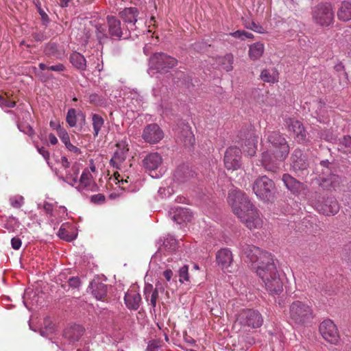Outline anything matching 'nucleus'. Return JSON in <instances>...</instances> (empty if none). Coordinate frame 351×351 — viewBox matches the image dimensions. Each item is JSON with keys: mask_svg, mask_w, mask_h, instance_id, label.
<instances>
[{"mask_svg": "<svg viewBox=\"0 0 351 351\" xmlns=\"http://www.w3.org/2000/svg\"><path fill=\"white\" fill-rule=\"evenodd\" d=\"M233 212L250 228H257L262 225L258 210L245 193L238 189H231L227 197Z\"/></svg>", "mask_w": 351, "mask_h": 351, "instance_id": "nucleus-1", "label": "nucleus"}, {"mask_svg": "<svg viewBox=\"0 0 351 351\" xmlns=\"http://www.w3.org/2000/svg\"><path fill=\"white\" fill-rule=\"evenodd\" d=\"M276 262L277 261L270 253H265L254 267L256 274L262 280L266 290L272 295H278L283 291V282L276 266Z\"/></svg>", "mask_w": 351, "mask_h": 351, "instance_id": "nucleus-2", "label": "nucleus"}, {"mask_svg": "<svg viewBox=\"0 0 351 351\" xmlns=\"http://www.w3.org/2000/svg\"><path fill=\"white\" fill-rule=\"evenodd\" d=\"M342 167L330 153L328 158L321 159L319 163L320 170L316 178L319 186L324 190L339 186L342 182V174L344 171Z\"/></svg>", "mask_w": 351, "mask_h": 351, "instance_id": "nucleus-3", "label": "nucleus"}, {"mask_svg": "<svg viewBox=\"0 0 351 351\" xmlns=\"http://www.w3.org/2000/svg\"><path fill=\"white\" fill-rule=\"evenodd\" d=\"M314 317L312 306L306 302L296 300L290 303L288 319L291 324L298 327L307 326L313 322Z\"/></svg>", "mask_w": 351, "mask_h": 351, "instance_id": "nucleus-4", "label": "nucleus"}, {"mask_svg": "<svg viewBox=\"0 0 351 351\" xmlns=\"http://www.w3.org/2000/svg\"><path fill=\"white\" fill-rule=\"evenodd\" d=\"M269 150L274 152L278 158L285 160L289 153V144L284 135L278 131L269 132L265 134Z\"/></svg>", "mask_w": 351, "mask_h": 351, "instance_id": "nucleus-5", "label": "nucleus"}, {"mask_svg": "<svg viewBox=\"0 0 351 351\" xmlns=\"http://www.w3.org/2000/svg\"><path fill=\"white\" fill-rule=\"evenodd\" d=\"M252 191L261 200L268 202L274 199L276 185L274 182L266 176H258L252 184Z\"/></svg>", "mask_w": 351, "mask_h": 351, "instance_id": "nucleus-6", "label": "nucleus"}, {"mask_svg": "<svg viewBox=\"0 0 351 351\" xmlns=\"http://www.w3.org/2000/svg\"><path fill=\"white\" fill-rule=\"evenodd\" d=\"M178 64L176 58L163 52H156L149 58V69L156 73H167Z\"/></svg>", "mask_w": 351, "mask_h": 351, "instance_id": "nucleus-7", "label": "nucleus"}, {"mask_svg": "<svg viewBox=\"0 0 351 351\" xmlns=\"http://www.w3.org/2000/svg\"><path fill=\"white\" fill-rule=\"evenodd\" d=\"M314 23L321 27H329L334 23L335 13L329 3H321L315 6L312 11Z\"/></svg>", "mask_w": 351, "mask_h": 351, "instance_id": "nucleus-8", "label": "nucleus"}, {"mask_svg": "<svg viewBox=\"0 0 351 351\" xmlns=\"http://www.w3.org/2000/svg\"><path fill=\"white\" fill-rule=\"evenodd\" d=\"M107 25L108 27V35L106 38H110L112 40H120L121 39H128L131 37V32L126 27L121 26V21L114 16H107Z\"/></svg>", "mask_w": 351, "mask_h": 351, "instance_id": "nucleus-9", "label": "nucleus"}, {"mask_svg": "<svg viewBox=\"0 0 351 351\" xmlns=\"http://www.w3.org/2000/svg\"><path fill=\"white\" fill-rule=\"evenodd\" d=\"M315 208L326 216L336 215L339 210V204L333 196L319 197L315 202Z\"/></svg>", "mask_w": 351, "mask_h": 351, "instance_id": "nucleus-10", "label": "nucleus"}, {"mask_svg": "<svg viewBox=\"0 0 351 351\" xmlns=\"http://www.w3.org/2000/svg\"><path fill=\"white\" fill-rule=\"evenodd\" d=\"M285 125L294 134V138L298 143L306 145L309 142L308 133L303 124L295 119L288 118L285 119Z\"/></svg>", "mask_w": 351, "mask_h": 351, "instance_id": "nucleus-11", "label": "nucleus"}, {"mask_svg": "<svg viewBox=\"0 0 351 351\" xmlns=\"http://www.w3.org/2000/svg\"><path fill=\"white\" fill-rule=\"evenodd\" d=\"M240 324L252 328L262 326L263 319L261 313L252 309H247L241 313L238 318Z\"/></svg>", "mask_w": 351, "mask_h": 351, "instance_id": "nucleus-12", "label": "nucleus"}, {"mask_svg": "<svg viewBox=\"0 0 351 351\" xmlns=\"http://www.w3.org/2000/svg\"><path fill=\"white\" fill-rule=\"evenodd\" d=\"M238 247L240 250L242 257L245 256L247 261L256 263V265L260 262L261 256H263L264 254L268 253L267 252L261 250L255 245H250L243 241L239 243Z\"/></svg>", "mask_w": 351, "mask_h": 351, "instance_id": "nucleus-13", "label": "nucleus"}, {"mask_svg": "<svg viewBox=\"0 0 351 351\" xmlns=\"http://www.w3.org/2000/svg\"><path fill=\"white\" fill-rule=\"evenodd\" d=\"M319 330L326 341L332 344H337L339 339V335L336 325L332 320H324L319 324Z\"/></svg>", "mask_w": 351, "mask_h": 351, "instance_id": "nucleus-14", "label": "nucleus"}, {"mask_svg": "<svg viewBox=\"0 0 351 351\" xmlns=\"http://www.w3.org/2000/svg\"><path fill=\"white\" fill-rule=\"evenodd\" d=\"M241 151L235 146L228 147L224 155L223 162L228 170H237L241 166Z\"/></svg>", "mask_w": 351, "mask_h": 351, "instance_id": "nucleus-15", "label": "nucleus"}, {"mask_svg": "<svg viewBox=\"0 0 351 351\" xmlns=\"http://www.w3.org/2000/svg\"><path fill=\"white\" fill-rule=\"evenodd\" d=\"M177 138L182 142L185 146H191L195 143V136L188 123L180 121L176 129Z\"/></svg>", "mask_w": 351, "mask_h": 351, "instance_id": "nucleus-16", "label": "nucleus"}, {"mask_svg": "<svg viewBox=\"0 0 351 351\" xmlns=\"http://www.w3.org/2000/svg\"><path fill=\"white\" fill-rule=\"evenodd\" d=\"M164 137V133L156 123L148 124L143 130L142 138L149 143H158Z\"/></svg>", "mask_w": 351, "mask_h": 351, "instance_id": "nucleus-17", "label": "nucleus"}, {"mask_svg": "<svg viewBox=\"0 0 351 351\" xmlns=\"http://www.w3.org/2000/svg\"><path fill=\"white\" fill-rule=\"evenodd\" d=\"M138 10L135 7L125 8L119 13L120 18L130 32L136 29V23L138 21Z\"/></svg>", "mask_w": 351, "mask_h": 351, "instance_id": "nucleus-18", "label": "nucleus"}, {"mask_svg": "<svg viewBox=\"0 0 351 351\" xmlns=\"http://www.w3.org/2000/svg\"><path fill=\"white\" fill-rule=\"evenodd\" d=\"M284 160L278 158L274 152L269 149L263 152L261 154V165L268 171L276 172L279 169V162Z\"/></svg>", "mask_w": 351, "mask_h": 351, "instance_id": "nucleus-19", "label": "nucleus"}, {"mask_svg": "<svg viewBox=\"0 0 351 351\" xmlns=\"http://www.w3.org/2000/svg\"><path fill=\"white\" fill-rule=\"evenodd\" d=\"M291 167L294 171H304L309 167V160L306 154L300 149H295L291 156Z\"/></svg>", "mask_w": 351, "mask_h": 351, "instance_id": "nucleus-20", "label": "nucleus"}, {"mask_svg": "<svg viewBox=\"0 0 351 351\" xmlns=\"http://www.w3.org/2000/svg\"><path fill=\"white\" fill-rule=\"evenodd\" d=\"M162 156L158 152L147 154L142 160V166L146 171H152L158 169L162 163Z\"/></svg>", "mask_w": 351, "mask_h": 351, "instance_id": "nucleus-21", "label": "nucleus"}, {"mask_svg": "<svg viewBox=\"0 0 351 351\" xmlns=\"http://www.w3.org/2000/svg\"><path fill=\"white\" fill-rule=\"evenodd\" d=\"M196 176L195 171L188 165H181L178 166L173 173L174 180L180 183H184Z\"/></svg>", "mask_w": 351, "mask_h": 351, "instance_id": "nucleus-22", "label": "nucleus"}, {"mask_svg": "<svg viewBox=\"0 0 351 351\" xmlns=\"http://www.w3.org/2000/svg\"><path fill=\"white\" fill-rule=\"evenodd\" d=\"M91 293L97 300H104L108 293V286L99 279H94L89 285Z\"/></svg>", "mask_w": 351, "mask_h": 351, "instance_id": "nucleus-23", "label": "nucleus"}, {"mask_svg": "<svg viewBox=\"0 0 351 351\" xmlns=\"http://www.w3.org/2000/svg\"><path fill=\"white\" fill-rule=\"evenodd\" d=\"M157 245H158V251L163 253H172L178 248V241L170 235L164 239H160Z\"/></svg>", "mask_w": 351, "mask_h": 351, "instance_id": "nucleus-24", "label": "nucleus"}, {"mask_svg": "<svg viewBox=\"0 0 351 351\" xmlns=\"http://www.w3.org/2000/svg\"><path fill=\"white\" fill-rule=\"evenodd\" d=\"M282 180L287 190L293 195L299 194L302 189L303 184L288 173L282 176Z\"/></svg>", "mask_w": 351, "mask_h": 351, "instance_id": "nucleus-25", "label": "nucleus"}, {"mask_svg": "<svg viewBox=\"0 0 351 351\" xmlns=\"http://www.w3.org/2000/svg\"><path fill=\"white\" fill-rule=\"evenodd\" d=\"M85 331V328L79 324H73L66 328L64 336L70 343H75L80 339Z\"/></svg>", "mask_w": 351, "mask_h": 351, "instance_id": "nucleus-26", "label": "nucleus"}, {"mask_svg": "<svg viewBox=\"0 0 351 351\" xmlns=\"http://www.w3.org/2000/svg\"><path fill=\"white\" fill-rule=\"evenodd\" d=\"M257 143L258 138L253 134H250L249 136L241 143L243 152L247 156H254L257 149Z\"/></svg>", "mask_w": 351, "mask_h": 351, "instance_id": "nucleus-27", "label": "nucleus"}, {"mask_svg": "<svg viewBox=\"0 0 351 351\" xmlns=\"http://www.w3.org/2000/svg\"><path fill=\"white\" fill-rule=\"evenodd\" d=\"M216 260L222 269H228L233 261L232 252L226 248L219 250L216 255Z\"/></svg>", "mask_w": 351, "mask_h": 351, "instance_id": "nucleus-28", "label": "nucleus"}, {"mask_svg": "<svg viewBox=\"0 0 351 351\" xmlns=\"http://www.w3.org/2000/svg\"><path fill=\"white\" fill-rule=\"evenodd\" d=\"M124 301L129 309L136 311L140 306L141 296L138 293L132 290L125 294Z\"/></svg>", "mask_w": 351, "mask_h": 351, "instance_id": "nucleus-29", "label": "nucleus"}, {"mask_svg": "<svg viewBox=\"0 0 351 351\" xmlns=\"http://www.w3.org/2000/svg\"><path fill=\"white\" fill-rule=\"evenodd\" d=\"M56 131L59 138L64 144L68 150L77 154H81V150L71 143L69 134L63 128H62L60 125H58L56 128Z\"/></svg>", "mask_w": 351, "mask_h": 351, "instance_id": "nucleus-30", "label": "nucleus"}, {"mask_svg": "<svg viewBox=\"0 0 351 351\" xmlns=\"http://www.w3.org/2000/svg\"><path fill=\"white\" fill-rule=\"evenodd\" d=\"M171 218L178 224H181L182 222L191 221L193 215L188 208L179 207L173 212Z\"/></svg>", "mask_w": 351, "mask_h": 351, "instance_id": "nucleus-31", "label": "nucleus"}, {"mask_svg": "<svg viewBox=\"0 0 351 351\" xmlns=\"http://www.w3.org/2000/svg\"><path fill=\"white\" fill-rule=\"evenodd\" d=\"M339 20L347 22L351 20V1H343L337 12Z\"/></svg>", "mask_w": 351, "mask_h": 351, "instance_id": "nucleus-32", "label": "nucleus"}, {"mask_svg": "<svg viewBox=\"0 0 351 351\" xmlns=\"http://www.w3.org/2000/svg\"><path fill=\"white\" fill-rule=\"evenodd\" d=\"M172 75L174 82L176 83L178 85L180 84L182 85L188 86L192 82L191 76H190L188 73L180 70L174 71Z\"/></svg>", "mask_w": 351, "mask_h": 351, "instance_id": "nucleus-33", "label": "nucleus"}, {"mask_svg": "<svg viewBox=\"0 0 351 351\" xmlns=\"http://www.w3.org/2000/svg\"><path fill=\"white\" fill-rule=\"evenodd\" d=\"M70 62L74 67L84 71L86 67V61L83 55L80 53L74 52L70 56Z\"/></svg>", "mask_w": 351, "mask_h": 351, "instance_id": "nucleus-34", "label": "nucleus"}, {"mask_svg": "<svg viewBox=\"0 0 351 351\" xmlns=\"http://www.w3.org/2000/svg\"><path fill=\"white\" fill-rule=\"evenodd\" d=\"M128 151L125 148L117 149L110 160V165L119 169V165L125 160Z\"/></svg>", "mask_w": 351, "mask_h": 351, "instance_id": "nucleus-35", "label": "nucleus"}, {"mask_svg": "<svg viewBox=\"0 0 351 351\" xmlns=\"http://www.w3.org/2000/svg\"><path fill=\"white\" fill-rule=\"evenodd\" d=\"M264 45L258 42L250 45L249 50V56L253 60L259 59L263 54Z\"/></svg>", "mask_w": 351, "mask_h": 351, "instance_id": "nucleus-36", "label": "nucleus"}, {"mask_svg": "<svg viewBox=\"0 0 351 351\" xmlns=\"http://www.w3.org/2000/svg\"><path fill=\"white\" fill-rule=\"evenodd\" d=\"M72 171L75 173V177L71 176V172H67L65 177L60 176L59 177L60 180L62 181L67 182L71 186H74L77 182V176L80 171V168L77 163H75L71 168Z\"/></svg>", "mask_w": 351, "mask_h": 351, "instance_id": "nucleus-37", "label": "nucleus"}, {"mask_svg": "<svg viewBox=\"0 0 351 351\" xmlns=\"http://www.w3.org/2000/svg\"><path fill=\"white\" fill-rule=\"evenodd\" d=\"M92 124L93 128V136L97 137L104 124V119L98 114H92Z\"/></svg>", "mask_w": 351, "mask_h": 351, "instance_id": "nucleus-38", "label": "nucleus"}, {"mask_svg": "<svg viewBox=\"0 0 351 351\" xmlns=\"http://www.w3.org/2000/svg\"><path fill=\"white\" fill-rule=\"evenodd\" d=\"M45 53L48 56L58 58L60 55L59 45L56 43H47L44 49Z\"/></svg>", "mask_w": 351, "mask_h": 351, "instance_id": "nucleus-39", "label": "nucleus"}, {"mask_svg": "<svg viewBox=\"0 0 351 351\" xmlns=\"http://www.w3.org/2000/svg\"><path fill=\"white\" fill-rule=\"evenodd\" d=\"M234 61V57L232 53H227L225 55L221 61L223 69L226 71H230L233 69L232 64Z\"/></svg>", "mask_w": 351, "mask_h": 351, "instance_id": "nucleus-40", "label": "nucleus"}, {"mask_svg": "<svg viewBox=\"0 0 351 351\" xmlns=\"http://www.w3.org/2000/svg\"><path fill=\"white\" fill-rule=\"evenodd\" d=\"M78 118V112L74 108L69 109L66 120L70 127H74L76 125L77 119Z\"/></svg>", "mask_w": 351, "mask_h": 351, "instance_id": "nucleus-41", "label": "nucleus"}, {"mask_svg": "<svg viewBox=\"0 0 351 351\" xmlns=\"http://www.w3.org/2000/svg\"><path fill=\"white\" fill-rule=\"evenodd\" d=\"M34 3L37 8V10H38V12L39 13V14L41 16V20H42V23L43 25H44L45 26H47V25L49 24V23L50 22V19L48 16V15L47 14V13L41 8L40 7V3L39 1V0H36L34 1Z\"/></svg>", "mask_w": 351, "mask_h": 351, "instance_id": "nucleus-42", "label": "nucleus"}, {"mask_svg": "<svg viewBox=\"0 0 351 351\" xmlns=\"http://www.w3.org/2000/svg\"><path fill=\"white\" fill-rule=\"evenodd\" d=\"M189 267L188 265H184L179 269V281L180 283H184L185 281H189Z\"/></svg>", "mask_w": 351, "mask_h": 351, "instance_id": "nucleus-43", "label": "nucleus"}, {"mask_svg": "<svg viewBox=\"0 0 351 351\" xmlns=\"http://www.w3.org/2000/svg\"><path fill=\"white\" fill-rule=\"evenodd\" d=\"M339 145L346 149V152L351 154V136L350 135H345L339 138Z\"/></svg>", "mask_w": 351, "mask_h": 351, "instance_id": "nucleus-44", "label": "nucleus"}, {"mask_svg": "<svg viewBox=\"0 0 351 351\" xmlns=\"http://www.w3.org/2000/svg\"><path fill=\"white\" fill-rule=\"evenodd\" d=\"M261 78L264 82L269 83H274L276 81V76L273 74H271L270 72L267 69L262 71L261 73Z\"/></svg>", "mask_w": 351, "mask_h": 351, "instance_id": "nucleus-45", "label": "nucleus"}, {"mask_svg": "<svg viewBox=\"0 0 351 351\" xmlns=\"http://www.w3.org/2000/svg\"><path fill=\"white\" fill-rule=\"evenodd\" d=\"M17 127L21 132L27 134L28 136H29L31 137H32L35 134L34 130L32 128V127L28 124L26 125V124L18 123Z\"/></svg>", "mask_w": 351, "mask_h": 351, "instance_id": "nucleus-46", "label": "nucleus"}, {"mask_svg": "<svg viewBox=\"0 0 351 351\" xmlns=\"http://www.w3.org/2000/svg\"><path fill=\"white\" fill-rule=\"evenodd\" d=\"M244 25L246 28L252 29L256 32L261 33V34L264 32L263 27L262 26H261L260 25L256 24L254 21H252V22L245 21L244 23Z\"/></svg>", "mask_w": 351, "mask_h": 351, "instance_id": "nucleus-47", "label": "nucleus"}, {"mask_svg": "<svg viewBox=\"0 0 351 351\" xmlns=\"http://www.w3.org/2000/svg\"><path fill=\"white\" fill-rule=\"evenodd\" d=\"M90 176L91 175L88 172L86 171L82 172L80 178V182L84 188H87L89 186V179Z\"/></svg>", "mask_w": 351, "mask_h": 351, "instance_id": "nucleus-48", "label": "nucleus"}, {"mask_svg": "<svg viewBox=\"0 0 351 351\" xmlns=\"http://www.w3.org/2000/svg\"><path fill=\"white\" fill-rule=\"evenodd\" d=\"M67 282L69 287L72 289H78L81 285V280L77 276L71 277Z\"/></svg>", "mask_w": 351, "mask_h": 351, "instance_id": "nucleus-49", "label": "nucleus"}, {"mask_svg": "<svg viewBox=\"0 0 351 351\" xmlns=\"http://www.w3.org/2000/svg\"><path fill=\"white\" fill-rule=\"evenodd\" d=\"M33 69L35 71L36 75L39 77V79L42 82H46V81H47V80H49L50 79H53L54 78L53 75L51 73H43L42 71L37 72L36 71L37 69L36 67H34Z\"/></svg>", "mask_w": 351, "mask_h": 351, "instance_id": "nucleus-50", "label": "nucleus"}, {"mask_svg": "<svg viewBox=\"0 0 351 351\" xmlns=\"http://www.w3.org/2000/svg\"><path fill=\"white\" fill-rule=\"evenodd\" d=\"M58 235L60 239H64L66 241H71L73 239V237L71 234H69V232L66 229L62 228H60Z\"/></svg>", "mask_w": 351, "mask_h": 351, "instance_id": "nucleus-51", "label": "nucleus"}, {"mask_svg": "<svg viewBox=\"0 0 351 351\" xmlns=\"http://www.w3.org/2000/svg\"><path fill=\"white\" fill-rule=\"evenodd\" d=\"M106 197L101 193H98L91 196L90 201L94 204H101L105 202Z\"/></svg>", "mask_w": 351, "mask_h": 351, "instance_id": "nucleus-52", "label": "nucleus"}, {"mask_svg": "<svg viewBox=\"0 0 351 351\" xmlns=\"http://www.w3.org/2000/svg\"><path fill=\"white\" fill-rule=\"evenodd\" d=\"M32 37L35 41L43 42L47 39V36L44 32H34L32 33Z\"/></svg>", "mask_w": 351, "mask_h": 351, "instance_id": "nucleus-53", "label": "nucleus"}, {"mask_svg": "<svg viewBox=\"0 0 351 351\" xmlns=\"http://www.w3.org/2000/svg\"><path fill=\"white\" fill-rule=\"evenodd\" d=\"M0 106L6 108H14L16 106V101L9 100L8 99L2 97L0 101Z\"/></svg>", "mask_w": 351, "mask_h": 351, "instance_id": "nucleus-54", "label": "nucleus"}, {"mask_svg": "<svg viewBox=\"0 0 351 351\" xmlns=\"http://www.w3.org/2000/svg\"><path fill=\"white\" fill-rule=\"evenodd\" d=\"M54 328L51 326H46L45 328H42L40 330V334L43 337H47L48 335L53 333Z\"/></svg>", "mask_w": 351, "mask_h": 351, "instance_id": "nucleus-55", "label": "nucleus"}, {"mask_svg": "<svg viewBox=\"0 0 351 351\" xmlns=\"http://www.w3.org/2000/svg\"><path fill=\"white\" fill-rule=\"evenodd\" d=\"M23 197L21 196L19 197H13L10 199V204L14 208H19L23 204Z\"/></svg>", "mask_w": 351, "mask_h": 351, "instance_id": "nucleus-56", "label": "nucleus"}, {"mask_svg": "<svg viewBox=\"0 0 351 351\" xmlns=\"http://www.w3.org/2000/svg\"><path fill=\"white\" fill-rule=\"evenodd\" d=\"M287 296L282 295L275 298V303L277 304L280 308H284L286 306L287 301Z\"/></svg>", "mask_w": 351, "mask_h": 351, "instance_id": "nucleus-57", "label": "nucleus"}, {"mask_svg": "<svg viewBox=\"0 0 351 351\" xmlns=\"http://www.w3.org/2000/svg\"><path fill=\"white\" fill-rule=\"evenodd\" d=\"M65 70V66L61 63H58L56 65L49 66L48 71H53L56 72H62Z\"/></svg>", "mask_w": 351, "mask_h": 351, "instance_id": "nucleus-58", "label": "nucleus"}, {"mask_svg": "<svg viewBox=\"0 0 351 351\" xmlns=\"http://www.w3.org/2000/svg\"><path fill=\"white\" fill-rule=\"evenodd\" d=\"M21 244H22V241H21V239L19 237H13L11 239L12 247L14 250H19L21 247Z\"/></svg>", "mask_w": 351, "mask_h": 351, "instance_id": "nucleus-59", "label": "nucleus"}, {"mask_svg": "<svg viewBox=\"0 0 351 351\" xmlns=\"http://www.w3.org/2000/svg\"><path fill=\"white\" fill-rule=\"evenodd\" d=\"M159 346L156 341H150L147 347V351H156Z\"/></svg>", "mask_w": 351, "mask_h": 351, "instance_id": "nucleus-60", "label": "nucleus"}, {"mask_svg": "<svg viewBox=\"0 0 351 351\" xmlns=\"http://www.w3.org/2000/svg\"><path fill=\"white\" fill-rule=\"evenodd\" d=\"M43 208L47 214L51 216L53 215V206L51 204L45 202L43 205Z\"/></svg>", "mask_w": 351, "mask_h": 351, "instance_id": "nucleus-61", "label": "nucleus"}, {"mask_svg": "<svg viewBox=\"0 0 351 351\" xmlns=\"http://www.w3.org/2000/svg\"><path fill=\"white\" fill-rule=\"evenodd\" d=\"M37 149L39 154H41L45 160H48L49 158V152L44 147H37Z\"/></svg>", "mask_w": 351, "mask_h": 351, "instance_id": "nucleus-62", "label": "nucleus"}, {"mask_svg": "<svg viewBox=\"0 0 351 351\" xmlns=\"http://www.w3.org/2000/svg\"><path fill=\"white\" fill-rule=\"evenodd\" d=\"M243 34H244V30L239 29V30L235 31L234 32H232L230 34L236 38H240L241 40H244Z\"/></svg>", "mask_w": 351, "mask_h": 351, "instance_id": "nucleus-63", "label": "nucleus"}, {"mask_svg": "<svg viewBox=\"0 0 351 351\" xmlns=\"http://www.w3.org/2000/svg\"><path fill=\"white\" fill-rule=\"evenodd\" d=\"M100 101L99 95L96 93L91 94L89 96V101L92 104H97Z\"/></svg>", "mask_w": 351, "mask_h": 351, "instance_id": "nucleus-64", "label": "nucleus"}]
</instances>
